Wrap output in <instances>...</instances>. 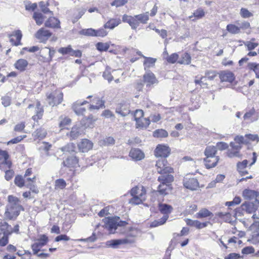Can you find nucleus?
<instances>
[{"instance_id": "obj_50", "label": "nucleus", "mask_w": 259, "mask_h": 259, "mask_svg": "<svg viewBox=\"0 0 259 259\" xmlns=\"http://www.w3.org/2000/svg\"><path fill=\"white\" fill-rule=\"evenodd\" d=\"M42 52L49 53V57L47 59L46 61L49 62L52 61V58L54 56L56 51L53 48L51 49L46 47L44 49Z\"/></svg>"}, {"instance_id": "obj_13", "label": "nucleus", "mask_w": 259, "mask_h": 259, "mask_svg": "<svg viewBox=\"0 0 259 259\" xmlns=\"http://www.w3.org/2000/svg\"><path fill=\"white\" fill-rule=\"evenodd\" d=\"M93 146V143L87 139H82L77 145L79 151L83 153L87 152L92 149Z\"/></svg>"}, {"instance_id": "obj_29", "label": "nucleus", "mask_w": 259, "mask_h": 259, "mask_svg": "<svg viewBox=\"0 0 259 259\" xmlns=\"http://www.w3.org/2000/svg\"><path fill=\"white\" fill-rule=\"evenodd\" d=\"M219 157H206L204 160L205 165L207 168H210L216 166Z\"/></svg>"}, {"instance_id": "obj_60", "label": "nucleus", "mask_w": 259, "mask_h": 259, "mask_svg": "<svg viewBox=\"0 0 259 259\" xmlns=\"http://www.w3.org/2000/svg\"><path fill=\"white\" fill-rule=\"evenodd\" d=\"M161 117L159 114H151L147 119H149V121L157 122L161 119Z\"/></svg>"}, {"instance_id": "obj_52", "label": "nucleus", "mask_w": 259, "mask_h": 259, "mask_svg": "<svg viewBox=\"0 0 259 259\" xmlns=\"http://www.w3.org/2000/svg\"><path fill=\"white\" fill-rule=\"evenodd\" d=\"M97 49L100 51H106L109 48V45L107 42H98L96 44Z\"/></svg>"}, {"instance_id": "obj_42", "label": "nucleus", "mask_w": 259, "mask_h": 259, "mask_svg": "<svg viewBox=\"0 0 259 259\" xmlns=\"http://www.w3.org/2000/svg\"><path fill=\"white\" fill-rule=\"evenodd\" d=\"M25 186L27 188H29L32 192L37 193L38 190L34 185V182L32 179H25Z\"/></svg>"}, {"instance_id": "obj_56", "label": "nucleus", "mask_w": 259, "mask_h": 259, "mask_svg": "<svg viewBox=\"0 0 259 259\" xmlns=\"http://www.w3.org/2000/svg\"><path fill=\"white\" fill-rule=\"evenodd\" d=\"M66 182L64 179H57L55 181L56 189H63L66 186Z\"/></svg>"}, {"instance_id": "obj_24", "label": "nucleus", "mask_w": 259, "mask_h": 259, "mask_svg": "<svg viewBox=\"0 0 259 259\" xmlns=\"http://www.w3.org/2000/svg\"><path fill=\"white\" fill-rule=\"evenodd\" d=\"M44 108L41 106L39 101H37L35 105V114L32 116V119L35 121L42 118L44 114Z\"/></svg>"}, {"instance_id": "obj_15", "label": "nucleus", "mask_w": 259, "mask_h": 259, "mask_svg": "<svg viewBox=\"0 0 259 259\" xmlns=\"http://www.w3.org/2000/svg\"><path fill=\"white\" fill-rule=\"evenodd\" d=\"M160 179H158L160 180ZM162 182L158 186V191L161 194H167L171 189V186L166 183H169L173 179H161Z\"/></svg>"}, {"instance_id": "obj_6", "label": "nucleus", "mask_w": 259, "mask_h": 259, "mask_svg": "<svg viewBox=\"0 0 259 259\" xmlns=\"http://www.w3.org/2000/svg\"><path fill=\"white\" fill-rule=\"evenodd\" d=\"M37 241V242L31 245V248L34 254H37L40 248L47 244L48 242V238L46 235H41Z\"/></svg>"}, {"instance_id": "obj_10", "label": "nucleus", "mask_w": 259, "mask_h": 259, "mask_svg": "<svg viewBox=\"0 0 259 259\" xmlns=\"http://www.w3.org/2000/svg\"><path fill=\"white\" fill-rule=\"evenodd\" d=\"M9 157V155L6 151L0 149V168L1 169H3L5 166L10 168L12 163L8 160Z\"/></svg>"}, {"instance_id": "obj_27", "label": "nucleus", "mask_w": 259, "mask_h": 259, "mask_svg": "<svg viewBox=\"0 0 259 259\" xmlns=\"http://www.w3.org/2000/svg\"><path fill=\"white\" fill-rule=\"evenodd\" d=\"M242 209L248 213H254L256 210V207L252 202H245L241 205Z\"/></svg>"}, {"instance_id": "obj_35", "label": "nucleus", "mask_w": 259, "mask_h": 259, "mask_svg": "<svg viewBox=\"0 0 259 259\" xmlns=\"http://www.w3.org/2000/svg\"><path fill=\"white\" fill-rule=\"evenodd\" d=\"M212 216H213L212 213L206 208H202L200 209L199 212L196 214V217L198 219H201Z\"/></svg>"}, {"instance_id": "obj_21", "label": "nucleus", "mask_w": 259, "mask_h": 259, "mask_svg": "<svg viewBox=\"0 0 259 259\" xmlns=\"http://www.w3.org/2000/svg\"><path fill=\"white\" fill-rule=\"evenodd\" d=\"M184 187L191 190H196L199 187L197 179H185L183 182Z\"/></svg>"}, {"instance_id": "obj_39", "label": "nucleus", "mask_w": 259, "mask_h": 259, "mask_svg": "<svg viewBox=\"0 0 259 259\" xmlns=\"http://www.w3.org/2000/svg\"><path fill=\"white\" fill-rule=\"evenodd\" d=\"M145 58V61L144 62V65L145 66V69L146 70L147 68H150L153 67L156 61V59L150 58V57H146L144 56Z\"/></svg>"}, {"instance_id": "obj_23", "label": "nucleus", "mask_w": 259, "mask_h": 259, "mask_svg": "<svg viewBox=\"0 0 259 259\" xmlns=\"http://www.w3.org/2000/svg\"><path fill=\"white\" fill-rule=\"evenodd\" d=\"M186 222L188 225L195 227L198 229H201L206 227L209 223L208 222L201 223L197 220H192L188 219L186 220Z\"/></svg>"}, {"instance_id": "obj_19", "label": "nucleus", "mask_w": 259, "mask_h": 259, "mask_svg": "<svg viewBox=\"0 0 259 259\" xmlns=\"http://www.w3.org/2000/svg\"><path fill=\"white\" fill-rule=\"evenodd\" d=\"M51 35L52 33L44 28L39 29L35 34V37L41 40L48 39Z\"/></svg>"}, {"instance_id": "obj_26", "label": "nucleus", "mask_w": 259, "mask_h": 259, "mask_svg": "<svg viewBox=\"0 0 259 259\" xmlns=\"http://www.w3.org/2000/svg\"><path fill=\"white\" fill-rule=\"evenodd\" d=\"M220 77L222 81H228L231 82L234 79V74L230 71H223L220 74Z\"/></svg>"}, {"instance_id": "obj_49", "label": "nucleus", "mask_w": 259, "mask_h": 259, "mask_svg": "<svg viewBox=\"0 0 259 259\" xmlns=\"http://www.w3.org/2000/svg\"><path fill=\"white\" fill-rule=\"evenodd\" d=\"M216 215L226 222L231 221V214L229 212H219Z\"/></svg>"}, {"instance_id": "obj_38", "label": "nucleus", "mask_w": 259, "mask_h": 259, "mask_svg": "<svg viewBox=\"0 0 259 259\" xmlns=\"http://www.w3.org/2000/svg\"><path fill=\"white\" fill-rule=\"evenodd\" d=\"M168 216L167 215H163V216L160 219L155 220L152 222L150 224V227L154 228L164 224L167 220Z\"/></svg>"}, {"instance_id": "obj_18", "label": "nucleus", "mask_w": 259, "mask_h": 259, "mask_svg": "<svg viewBox=\"0 0 259 259\" xmlns=\"http://www.w3.org/2000/svg\"><path fill=\"white\" fill-rule=\"evenodd\" d=\"M242 195L245 199L257 201L259 192L254 190L246 189L243 191Z\"/></svg>"}, {"instance_id": "obj_41", "label": "nucleus", "mask_w": 259, "mask_h": 259, "mask_svg": "<svg viewBox=\"0 0 259 259\" xmlns=\"http://www.w3.org/2000/svg\"><path fill=\"white\" fill-rule=\"evenodd\" d=\"M136 16L139 23L146 24L149 20V12H146Z\"/></svg>"}, {"instance_id": "obj_57", "label": "nucleus", "mask_w": 259, "mask_h": 259, "mask_svg": "<svg viewBox=\"0 0 259 259\" xmlns=\"http://www.w3.org/2000/svg\"><path fill=\"white\" fill-rule=\"evenodd\" d=\"M240 14L244 18H249L253 16L252 14L245 8L241 9Z\"/></svg>"}, {"instance_id": "obj_54", "label": "nucleus", "mask_w": 259, "mask_h": 259, "mask_svg": "<svg viewBox=\"0 0 259 259\" xmlns=\"http://www.w3.org/2000/svg\"><path fill=\"white\" fill-rule=\"evenodd\" d=\"M179 55L177 53H173L170 56L166 57V61L167 62L174 64L178 60Z\"/></svg>"}, {"instance_id": "obj_8", "label": "nucleus", "mask_w": 259, "mask_h": 259, "mask_svg": "<svg viewBox=\"0 0 259 259\" xmlns=\"http://www.w3.org/2000/svg\"><path fill=\"white\" fill-rule=\"evenodd\" d=\"M170 153V149L166 145H158L154 151L156 157L162 158L167 157Z\"/></svg>"}, {"instance_id": "obj_1", "label": "nucleus", "mask_w": 259, "mask_h": 259, "mask_svg": "<svg viewBox=\"0 0 259 259\" xmlns=\"http://www.w3.org/2000/svg\"><path fill=\"white\" fill-rule=\"evenodd\" d=\"M8 204L5 213V217L9 220L16 219L19 215L21 210H23L20 204L19 199L13 195H9L8 198Z\"/></svg>"}, {"instance_id": "obj_48", "label": "nucleus", "mask_w": 259, "mask_h": 259, "mask_svg": "<svg viewBox=\"0 0 259 259\" xmlns=\"http://www.w3.org/2000/svg\"><path fill=\"white\" fill-rule=\"evenodd\" d=\"M227 30L232 34H238L240 32V28L234 24H230L226 27Z\"/></svg>"}, {"instance_id": "obj_63", "label": "nucleus", "mask_w": 259, "mask_h": 259, "mask_svg": "<svg viewBox=\"0 0 259 259\" xmlns=\"http://www.w3.org/2000/svg\"><path fill=\"white\" fill-rule=\"evenodd\" d=\"M255 114V110L253 108H252L249 110L247 111L244 115L243 118L244 120L250 119Z\"/></svg>"}, {"instance_id": "obj_9", "label": "nucleus", "mask_w": 259, "mask_h": 259, "mask_svg": "<svg viewBox=\"0 0 259 259\" xmlns=\"http://www.w3.org/2000/svg\"><path fill=\"white\" fill-rule=\"evenodd\" d=\"M143 81L146 84V87L148 88L154 84L158 83V80L156 79L155 75L150 71H148L143 75Z\"/></svg>"}, {"instance_id": "obj_22", "label": "nucleus", "mask_w": 259, "mask_h": 259, "mask_svg": "<svg viewBox=\"0 0 259 259\" xmlns=\"http://www.w3.org/2000/svg\"><path fill=\"white\" fill-rule=\"evenodd\" d=\"M87 103L88 102L87 101H84L82 102L77 101L73 104L72 109L77 115H81L85 111V109L84 108H81L80 106L83 105Z\"/></svg>"}, {"instance_id": "obj_3", "label": "nucleus", "mask_w": 259, "mask_h": 259, "mask_svg": "<svg viewBox=\"0 0 259 259\" xmlns=\"http://www.w3.org/2000/svg\"><path fill=\"white\" fill-rule=\"evenodd\" d=\"M167 161L165 158H162L158 160L156 164L157 172L163 176L159 177L158 178H174V177L171 174L173 172V168L171 167L167 166Z\"/></svg>"}, {"instance_id": "obj_16", "label": "nucleus", "mask_w": 259, "mask_h": 259, "mask_svg": "<svg viewBox=\"0 0 259 259\" xmlns=\"http://www.w3.org/2000/svg\"><path fill=\"white\" fill-rule=\"evenodd\" d=\"M105 227L109 230L110 233H114L117 228L116 218L105 219Z\"/></svg>"}, {"instance_id": "obj_31", "label": "nucleus", "mask_w": 259, "mask_h": 259, "mask_svg": "<svg viewBox=\"0 0 259 259\" xmlns=\"http://www.w3.org/2000/svg\"><path fill=\"white\" fill-rule=\"evenodd\" d=\"M121 23L120 19H111L104 25V28L112 29Z\"/></svg>"}, {"instance_id": "obj_53", "label": "nucleus", "mask_w": 259, "mask_h": 259, "mask_svg": "<svg viewBox=\"0 0 259 259\" xmlns=\"http://www.w3.org/2000/svg\"><path fill=\"white\" fill-rule=\"evenodd\" d=\"M86 10L84 8H79L77 10V14L74 17V18L72 20V22L73 23L77 22V21L80 19L81 16L84 14Z\"/></svg>"}, {"instance_id": "obj_58", "label": "nucleus", "mask_w": 259, "mask_h": 259, "mask_svg": "<svg viewBox=\"0 0 259 259\" xmlns=\"http://www.w3.org/2000/svg\"><path fill=\"white\" fill-rule=\"evenodd\" d=\"M71 49V46L70 45H69L67 47H62L60 48L58 50V52L63 55H70Z\"/></svg>"}, {"instance_id": "obj_46", "label": "nucleus", "mask_w": 259, "mask_h": 259, "mask_svg": "<svg viewBox=\"0 0 259 259\" xmlns=\"http://www.w3.org/2000/svg\"><path fill=\"white\" fill-rule=\"evenodd\" d=\"M76 147L73 143L67 144L65 146L60 148L61 150L63 152L71 153L75 151Z\"/></svg>"}, {"instance_id": "obj_55", "label": "nucleus", "mask_w": 259, "mask_h": 259, "mask_svg": "<svg viewBox=\"0 0 259 259\" xmlns=\"http://www.w3.org/2000/svg\"><path fill=\"white\" fill-rule=\"evenodd\" d=\"M81 33L86 36H95V29L93 28L82 29Z\"/></svg>"}, {"instance_id": "obj_51", "label": "nucleus", "mask_w": 259, "mask_h": 259, "mask_svg": "<svg viewBox=\"0 0 259 259\" xmlns=\"http://www.w3.org/2000/svg\"><path fill=\"white\" fill-rule=\"evenodd\" d=\"M70 123L71 119L69 118L66 117H63V116L60 117L59 126L61 128H65L66 126L69 125Z\"/></svg>"}, {"instance_id": "obj_40", "label": "nucleus", "mask_w": 259, "mask_h": 259, "mask_svg": "<svg viewBox=\"0 0 259 259\" xmlns=\"http://www.w3.org/2000/svg\"><path fill=\"white\" fill-rule=\"evenodd\" d=\"M247 67L249 70H253L255 74L256 77L259 78V63H248Z\"/></svg>"}, {"instance_id": "obj_45", "label": "nucleus", "mask_w": 259, "mask_h": 259, "mask_svg": "<svg viewBox=\"0 0 259 259\" xmlns=\"http://www.w3.org/2000/svg\"><path fill=\"white\" fill-rule=\"evenodd\" d=\"M153 136L156 138H165L168 136V133L163 129H158L153 132Z\"/></svg>"}, {"instance_id": "obj_47", "label": "nucleus", "mask_w": 259, "mask_h": 259, "mask_svg": "<svg viewBox=\"0 0 259 259\" xmlns=\"http://www.w3.org/2000/svg\"><path fill=\"white\" fill-rule=\"evenodd\" d=\"M39 6L41 9V11L45 14H50L51 15H53V14L52 11H51L48 8L49 6L48 3H45L43 1L40 2L39 3Z\"/></svg>"}, {"instance_id": "obj_5", "label": "nucleus", "mask_w": 259, "mask_h": 259, "mask_svg": "<svg viewBox=\"0 0 259 259\" xmlns=\"http://www.w3.org/2000/svg\"><path fill=\"white\" fill-rule=\"evenodd\" d=\"M144 112L142 110H136L134 114L137 127H147L150 124L149 119L143 118Z\"/></svg>"}, {"instance_id": "obj_4", "label": "nucleus", "mask_w": 259, "mask_h": 259, "mask_svg": "<svg viewBox=\"0 0 259 259\" xmlns=\"http://www.w3.org/2000/svg\"><path fill=\"white\" fill-rule=\"evenodd\" d=\"M63 96V93L59 91H55L47 95L48 104L52 107L60 104L62 102Z\"/></svg>"}, {"instance_id": "obj_37", "label": "nucleus", "mask_w": 259, "mask_h": 259, "mask_svg": "<svg viewBox=\"0 0 259 259\" xmlns=\"http://www.w3.org/2000/svg\"><path fill=\"white\" fill-rule=\"evenodd\" d=\"M247 163L248 161L247 160H244L242 162L238 163L237 168L238 172L240 174V176H244L246 174H247L246 170L244 169L246 167Z\"/></svg>"}, {"instance_id": "obj_44", "label": "nucleus", "mask_w": 259, "mask_h": 259, "mask_svg": "<svg viewBox=\"0 0 259 259\" xmlns=\"http://www.w3.org/2000/svg\"><path fill=\"white\" fill-rule=\"evenodd\" d=\"M33 18L35 20L36 24L39 26L42 24L44 19L43 15L38 12L33 13Z\"/></svg>"}, {"instance_id": "obj_25", "label": "nucleus", "mask_w": 259, "mask_h": 259, "mask_svg": "<svg viewBox=\"0 0 259 259\" xmlns=\"http://www.w3.org/2000/svg\"><path fill=\"white\" fill-rule=\"evenodd\" d=\"M46 27L50 28H60V21L54 17H50L45 23Z\"/></svg>"}, {"instance_id": "obj_64", "label": "nucleus", "mask_w": 259, "mask_h": 259, "mask_svg": "<svg viewBox=\"0 0 259 259\" xmlns=\"http://www.w3.org/2000/svg\"><path fill=\"white\" fill-rule=\"evenodd\" d=\"M80 135V132L78 129L76 127H73L70 132V137L75 139L77 138Z\"/></svg>"}, {"instance_id": "obj_28", "label": "nucleus", "mask_w": 259, "mask_h": 259, "mask_svg": "<svg viewBox=\"0 0 259 259\" xmlns=\"http://www.w3.org/2000/svg\"><path fill=\"white\" fill-rule=\"evenodd\" d=\"M78 159L76 156H72L68 157L63 163L64 166L68 167H75L78 164Z\"/></svg>"}, {"instance_id": "obj_36", "label": "nucleus", "mask_w": 259, "mask_h": 259, "mask_svg": "<svg viewBox=\"0 0 259 259\" xmlns=\"http://www.w3.org/2000/svg\"><path fill=\"white\" fill-rule=\"evenodd\" d=\"M47 134L45 129L40 128L36 130L32 134V136L36 139H42L46 137Z\"/></svg>"}, {"instance_id": "obj_59", "label": "nucleus", "mask_w": 259, "mask_h": 259, "mask_svg": "<svg viewBox=\"0 0 259 259\" xmlns=\"http://www.w3.org/2000/svg\"><path fill=\"white\" fill-rule=\"evenodd\" d=\"M103 77L105 79H107L108 81V82L111 81L113 79V77L111 74L109 69L108 68H107L105 71L103 72Z\"/></svg>"}, {"instance_id": "obj_20", "label": "nucleus", "mask_w": 259, "mask_h": 259, "mask_svg": "<svg viewBox=\"0 0 259 259\" xmlns=\"http://www.w3.org/2000/svg\"><path fill=\"white\" fill-rule=\"evenodd\" d=\"M129 156L136 161L141 160L144 158V153L139 149L133 148L131 150Z\"/></svg>"}, {"instance_id": "obj_17", "label": "nucleus", "mask_w": 259, "mask_h": 259, "mask_svg": "<svg viewBox=\"0 0 259 259\" xmlns=\"http://www.w3.org/2000/svg\"><path fill=\"white\" fill-rule=\"evenodd\" d=\"M130 112V105L125 102L120 103L116 108V112L122 116L127 115Z\"/></svg>"}, {"instance_id": "obj_11", "label": "nucleus", "mask_w": 259, "mask_h": 259, "mask_svg": "<svg viewBox=\"0 0 259 259\" xmlns=\"http://www.w3.org/2000/svg\"><path fill=\"white\" fill-rule=\"evenodd\" d=\"M122 21L128 23L134 30H136L140 24L136 15L131 16L125 14L122 16Z\"/></svg>"}, {"instance_id": "obj_61", "label": "nucleus", "mask_w": 259, "mask_h": 259, "mask_svg": "<svg viewBox=\"0 0 259 259\" xmlns=\"http://www.w3.org/2000/svg\"><path fill=\"white\" fill-rule=\"evenodd\" d=\"M108 32L105 28H100L95 30V36L96 37H104L107 35Z\"/></svg>"}, {"instance_id": "obj_14", "label": "nucleus", "mask_w": 259, "mask_h": 259, "mask_svg": "<svg viewBox=\"0 0 259 259\" xmlns=\"http://www.w3.org/2000/svg\"><path fill=\"white\" fill-rule=\"evenodd\" d=\"M230 145L232 149L228 150L227 153L228 156L231 158L239 157V151L241 148V145L236 142H231Z\"/></svg>"}, {"instance_id": "obj_34", "label": "nucleus", "mask_w": 259, "mask_h": 259, "mask_svg": "<svg viewBox=\"0 0 259 259\" xmlns=\"http://www.w3.org/2000/svg\"><path fill=\"white\" fill-rule=\"evenodd\" d=\"M93 102L96 103V105H91L90 107V110L99 109L105 107L104 101L99 98H95L93 99Z\"/></svg>"}, {"instance_id": "obj_62", "label": "nucleus", "mask_w": 259, "mask_h": 259, "mask_svg": "<svg viewBox=\"0 0 259 259\" xmlns=\"http://www.w3.org/2000/svg\"><path fill=\"white\" fill-rule=\"evenodd\" d=\"M10 235L2 234L0 237V245L2 246H6L8 243V238Z\"/></svg>"}, {"instance_id": "obj_30", "label": "nucleus", "mask_w": 259, "mask_h": 259, "mask_svg": "<svg viewBox=\"0 0 259 259\" xmlns=\"http://www.w3.org/2000/svg\"><path fill=\"white\" fill-rule=\"evenodd\" d=\"M217 152V150L216 147L213 146H209L206 147L205 148L204 154L206 156V157H219V156H215Z\"/></svg>"}, {"instance_id": "obj_12", "label": "nucleus", "mask_w": 259, "mask_h": 259, "mask_svg": "<svg viewBox=\"0 0 259 259\" xmlns=\"http://www.w3.org/2000/svg\"><path fill=\"white\" fill-rule=\"evenodd\" d=\"M10 41L12 45L18 46L21 45V39L22 37V34L20 30H17L12 32L9 35Z\"/></svg>"}, {"instance_id": "obj_32", "label": "nucleus", "mask_w": 259, "mask_h": 259, "mask_svg": "<svg viewBox=\"0 0 259 259\" xmlns=\"http://www.w3.org/2000/svg\"><path fill=\"white\" fill-rule=\"evenodd\" d=\"M28 63L27 60L23 59H19L15 63V67L20 71H23L26 69Z\"/></svg>"}, {"instance_id": "obj_43", "label": "nucleus", "mask_w": 259, "mask_h": 259, "mask_svg": "<svg viewBox=\"0 0 259 259\" xmlns=\"http://www.w3.org/2000/svg\"><path fill=\"white\" fill-rule=\"evenodd\" d=\"M191 57L190 55L185 53L182 56V59L179 60L178 62L180 64L189 65L191 63Z\"/></svg>"}, {"instance_id": "obj_7", "label": "nucleus", "mask_w": 259, "mask_h": 259, "mask_svg": "<svg viewBox=\"0 0 259 259\" xmlns=\"http://www.w3.org/2000/svg\"><path fill=\"white\" fill-rule=\"evenodd\" d=\"M134 242L133 239L128 238V237L120 239H113L107 241L106 242V245L108 247L116 248L117 246L121 244H131Z\"/></svg>"}, {"instance_id": "obj_33", "label": "nucleus", "mask_w": 259, "mask_h": 259, "mask_svg": "<svg viewBox=\"0 0 259 259\" xmlns=\"http://www.w3.org/2000/svg\"><path fill=\"white\" fill-rule=\"evenodd\" d=\"M159 209L162 214L168 216V214L172 211V207L170 205L161 203L159 204Z\"/></svg>"}, {"instance_id": "obj_2", "label": "nucleus", "mask_w": 259, "mask_h": 259, "mask_svg": "<svg viewBox=\"0 0 259 259\" xmlns=\"http://www.w3.org/2000/svg\"><path fill=\"white\" fill-rule=\"evenodd\" d=\"M131 194L133 197L129 201L130 204L138 205L146 199V190L142 186L133 188L131 191Z\"/></svg>"}]
</instances>
